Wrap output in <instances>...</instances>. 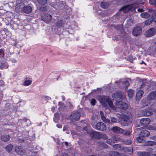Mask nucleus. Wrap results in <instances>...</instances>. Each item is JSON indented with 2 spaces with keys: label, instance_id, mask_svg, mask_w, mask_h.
<instances>
[{
  "label": "nucleus",
  "instance_id": "nucleus-1",
  "mask_svg": "<svg viewBox=\"0 0 156 156\" xmlns=\"http://www.w3.org/2000/svg\"><path fill=\"white\" fill-rule=\"evenodd\" d=\"M131 116L125 115H121L119 118V122L120 124L123 126H127L129 123L131 122Z\"/></svg>",
  "mask_w": 156,
  "mask_h": 156
},
{
  "label": "nucleus",
  "instance_id": "nucleus-2",
  "mask_svg": "<svg viewBox=\"0 0 156 156\" xmlns=\"http://www.w3.org/2000/svg\"><path fill=\"white\" fill-rule=\"evenodd\" d=\"M98 99L102 104L105 107H106L110 100L108 96H100L98 97Z\"/></svg>",
  "mask_w": 156,
  "mask_h": 156
},
{
  "label": "nucleus",
  "instance_id": "nucleus-3",
  "mask_svg": "<svg viewBox=\"0 0 156 156\" xmlns=\"http://www.w3.org/2000/svg\"><path fill=\"white\" fill-rule=\"evenodd\" d=\"M91 125L94 128L99 131H105L107 129L105 124L102 122H99L95 125L92 122Z\"/></svg>",
  "mask_w": 156,
  "mask_h": 156
},
{
  "label": "nucleus",
  "instance_id": "nucleus-4",
  "mask_svg": "<svg viewBox=\"0 0 156 156\" xmlns=\"http://www.w3.org/2000/svg\"><path fill=\"white\" fill-rule=\"evenodd\" d=\"M80 116V113L79 112H77L71 114L69 116L68 119L71 122H75L79 119Z\"/></svg>",
  "mask_w": 156,
  "mask_h": 156
},
{
  "label": "nucleus",
  "instance_id": "nucleus-5",
  "mask_svg": "<svg viewBox=\"0 0 156 156\" xmlns=\"http://www.w3.org/2000/svg\"><path fill=\"white\" fill-rule=\"evenodd\" d=\"M115 104L117 108L125 110L128 108L127 104L123 101H117Z\"/></svg>",
  "mask_w": 156,
  "mask_h": 156
},
{
  "label": "nucleus",
  "instance_id": "nucleus-6",
  "mask_svg": "<svg viewBox=\"0 0 156 156\" xmlns=\"http://www.w3.org/2000/svg\"><path fill=\"white\" fill-rule=\"evenodd\" d=\"M134 9V7L133 5L130 4L129 5H126L122 7L120 9V11H122L123 12L126 13L129 11L131 10L132 11Z\"/></svg>",
  "mask_w": 156,
  "mask_h": 156
},
{
  "label": "nucleus",
  "instance_id": "nucleus-7",
  "mask_svg": "<svg viewBox=\"0 0 156 156\" xmlns=\"http://www.w3.org/2000/svg\"><path fill=\"white\" fill-rule=\"evenodd\" d=\"M156 32L155 29L152 28L146 31L145 32V35L147 37H150L154 35Z\"/></svg>",
  "mask_w": 156,
  "mask_h": 156
},
{
  "label": "nucleus",
  "instance_id": "nucleus-8",
  "mask_svg": "<svg viewBox=\"0 0 156 156\" xmlns=\"http://www.w3.org/2000/svg\"><path fill=\"white\" fill-rule=\"evenodd\" d=\"M146 80L143 79L140 80L138 83L140 88H145V89H147L149 87V86L147 84L146 85Z\"/></svg>",
  "mask_w": 156,
  "mask_h": 156
},
{
  "label": "nucleus",
  "instance_id": "nucleus-9",
  "mask_svg": "<svg viewBox=\"0 0 156 156\" xmlns=\"http://www.w3.org/2000/svg\"><path fill=\"white\" fill-rule=\"evenodd\" d=\"M142 32L141 27L139 26H137L135 27L132 31L133 34L135 36L140 35Z\"/></svg>",
  "mask_w": 156,
  "mask_h": 156
},
{
  "label": "nucleus",
  "instance_id": "nucleus-10",
  "mask_svg": "<svg viewBox=\"0 0 156 156\" xmlns=\"http://www.w3.org/2000/svg\"><path fill=\"white\" fill-rule=\"evenodd\" d=\"M129 85V81L128 80H124L119 81L118 86L122 87L127 88Z\"/></svg>",
  "mask_w": 156,
  "mask_h": 156
},
{
  "label": "nucleus",
  "instance_id": "nucleus-11",
  "mask_svg": "<svg viewBox=\"0 0 156 156\" xmlns=\"http://www.w3.org/2000/svg\"><path fill=\"white\" fill-rule=\"evenodd\" d=\"M152 113L151 111L148 109H146L141 111L139 114V116H149L152 114Z\"/></svg>",
  "mask_w": 156,
  "mask_h": 156
},
{
  "label": "nucleus",
  "instance_id": "nucleus-12",
  "mask_svg": "<svg viewBox=\"0 0 156 156\" xmlns=\"http://www.w3.org/2000/svg\"><path fill=\"white\" fill-rule=\"evenodd\" d=\"M151 120L148 118L141 119L140 121V124L143 126H146L149 124Z\"/></svg>",
  "mask_w": 156,
  "mask_h": 156
},
{
  "label": "nucleus",
  "instance_id": "nucleus-13",
  "mask_svg": "<svg viewBox=\"0 0 156 156\" xmlns=\"http://www.w3.org/2000/svg\"><path fill=\"white\" fill-rule=\"evenodd\" d=\"M15 150L17 154L20 155L23 154L25 152L23 148L20 146L16 147Z\"/></svg>",
  "mask_w": 156,
  "mask_h": 156
},
{
  "label": "nucleus",
  "instance_id": "nucleus-14",
  "mask_svg": "<svg viewBox=\"0 0 156 156\" xmlns=\"http://www.w3.org/2000/svg\"><path fill=\"white\" fill-rule=\"evenodd\" d=\"M22 9L23 12L27 14L30 13L32 11V7L29 5L24 6L23 8Z\"/></svg>",
  "mask_w": 156,
  "mask_h": 156
},
{
  "label": "nucleus",
  "instance_id": "nucleus-15",
  "mask_svg": "<svg viewBox=\"0 0 156 156\" xmlns=\"http://www.w3.org/2000/svg\"><path fill=\"white\" fill-rule=\"evenodd\" d=\"M52 19L51 16L49 14H46L42 17V20L46 23L49 22Z\"/></svg>",
  "mask_w": 156,
  "mask_h": 156
},
{
  "label": "nucleus",
  "instance_id": "nucleus-16",
  "mask_svg": "<svg viewBox=\"0 0 156 156\" xmlns=\"http://www.w3.org/2000/svg\"><path fill=\"white\" fill-rule=\"evenodd\" d=\"M113 99L120 100L122 98V95L121 93L116 92L112 95Z\"/></svg>",
  "mask_w": 156,
  "mask_h": 156
},
{
  "label": "nucleus",
  "instance_id": "nucleus-17",
  "mask_svg": "<svg viewBox=\"0 0 156 156\" xmlns=\"http://www.w3.org/2000/svg\"><path fill=\"white\" fill-rule=\"evenodd\" d=\"M147 99L149 100L156 99V90L149 94L148 96Z\"/></svg>",
  "mask_w": 156,
  "mask_h": 156
},
{
  "label": "nucleus",
  "instance_id": "nucleus-18",
  "mask_svg": "<svg viewBox=\"0 0 156 156\" xmlns=\"http://www.w3.org/2000/svg\"><path fill=\"white\" fill-rule=\"evenodd\" d=\"M112 130L114 133L119 134L121 133L122 131V129L118 126H115L112 127Z\"/></svg>",
  "mask_w": 156,
  "mask_h": 156
},
{
  "label": "nucleus",
  "instance_id": "nucleus-19",
  "mask_svg": "<svg viewBox=\"0 0 156 156\" xmlns=\"http://www.w3.org/2000/svg\"><path fill=\"white\" fill-rule=\"evenodd\" d=\"M149 135L150 133L149 132L146 130H141L140 133V136L143 137H147Z\"/></svg>",
  "mask_w": 156,
  "mask_h": 156
},
{
  "label": "nucleus",
  "instance_id": "nucleus-20",
  "mask_svg": "<svg viewBox=\"0 0 156 156\" xmlns=\"http://www.w3.org/2000/svg\"><path fill=\"white\" fill-rule=\"evenodd\" d=\"M144 92L142 90H139L136 93V98L137 99L140 100L142 97Z\"/></svg>",
  "mask_w": 156,
  "mask_h": 156
},
{
  "label": "nucleus",
  "instance_id": "nucleus-21",
  "mask_svg": "<svg viewBox=\"0 0 156 156\" xmlns=\"http://www.w3.org/2000/svg\"><path fill=\"white\" fill-rule=\"evenodd\" d=\"M10 138V136L9 135H2L1 139L3 141L6 142L8 141Z\"/></svg>",
  "mask_w": 156,
  "mask_h": 156
},
{
  "label": "nucleus",
  "instance_id": "nucleus-22",
  "mask_svg": "<svg viewBox=\"0 0 156 156\" xmlns=\"http://www.w3.org/2000/svg\"><path fill=\"white\" fill-rule=\"evenodd\" d=\"M156 144V142L149 140L146 142L145 143V145L147 146H152L155 145Z\"/></svg>",
  "mask_w": 156,
  "mask_h": 156
},
{
  "label": "nucleus",
  "instance_id": "nucleus-23",
  "mask_svg": "<svg viewBox=\"0 0 156 156\" xmlns=\"http://www.w3.org/2000/svg\"><path fill=\"white\" fill-rule=\"evenodd\" d=\"M121 142L123 144L127 145H129L131 144L132 141L130 139H126L125 140H122L121 141Z\"/></svg>",
  "mask_w": 156,
  "mask_h": 156
},
{
  "label": "nucleus",
  "instance_id": "nucleus-24",
  "mask_svg": "<svg viewBox=\"0 0 156 156\" xmlns=\"http://www.w3.org/2000/svg\"><path fill=\"white\" fill-rule=\"evenodd\" d=\"M98 146L100 147H101L106 148L108 147V146L105 143L102 142H99L98 143Z\"/></svg>",
  "mask_w": 156,
  "mask_h": 156
},
{
  "label": "nucleus",
  "instance_id": "nucleus-25",
  "mask_svg": "<svg viewBox=\"0 0 156 156\" xmlns=\"http://www.w3.org/2000/svg\"><path fill=\"white\" fill-rule=\"evenodd\" d=\"M109 6V4L108 2H102L101 4V7L104 9L108 8Z\"/></svg>",
  "mask_w": 156,
  "mask_h": 156
},
{
  "label": "nucleus",
  "instance_id": "nucleus-26",
  "mask_svg": "<svg viewBox=\"0 0 156 156\" xmlns=\"http://www.w3.org/2000/svg\"><path fill=\"white\" fill-rule=\"evenodd\" d=\"M121 133L125 136L129 135L131 132L129 130H124L122 129Z\"/></svg>",
  "mask_w": 156,
  "mask_h": 156
},
{
  "label": "nucleus",
  "instance_id": "nucleus-27",
  "mask_svg": "<svg viewBox=\"0 0 156 156\" xmlns=\"http://www.w3.org/2000/svg\"><path fill=\"white\" fill-rule=\"evenodd\" d=\"M122 151L126 152H132V149L130 147H123L122 148Z\"/></svg>",
  "mask_w": 156,
  "mask_h": 156
},
{
  "label": "nucleus",
  "instance_id": "nucleus-28",
  "mask_svg": "<svg viewBox=\"0 0 156 156\" xmlns=\"http://www.w3.org/2000/svg\"><path fill=\"white\" fill-rule=\"evenodd\" d=\"M134 91L132 89H129L127 91L128 95L129 98H131L133 95Z\"/></svg>",
  "mask_w": 156,
  "mask_h": 156
},
{
  "label": "nucleus",
  "instance_id": "nucleus-29",
  "mask_svg": "<svg viewBox=\"0 0 156 156\" xmlns=\"http://www.w3.org/2000/svg\"><path fill=\"white\" fill-rule=\"evenodd\" d=\"M113 147L116 149L120 150L122 151V148L123 147L122 146L121 144H115L113 146Z\"/></svg>",
  "mask_w": 156,
  "mask_h": 156
},
{
  "label": "nucleus",
  "instance_id": "nucleus-30",
  "mask_svg": "<svg viewBox=\"0 0 156 156\" xmlns=\"http://www.w3.org/2000/svg\"><path fill=\"white\" fill-rule=\"evenodd\" d=\"M151 153H149L148 152H138V154L139 156H149L150 154Z\"/></svg>",
  "mask_w": 156,
  "mask_h": 156
},
{
  "label": "nucleus",
  "instance_id": "nucleus-31",
  "mask_svg": "<svg viewBox=\"0 0 156 156\" xmlns=\"http://www.w3.org/2000/svg\"><path fill=\"white\" fill-rule=\"evenodd\" d=\"M109 105V107L113 111H115L116 108L113 105L112 102L111 101H109L108 102V105Z\"/></svg>",
  "mask_w": 156,
  "mask_h": 156
},
{
  "label": "nucleus",
  "instance_id": "nucleus-32",
  "mask_svg": "<svg viewBox=\"0 0 156 156\" xmlns=\"http://www.w3.org/2000/svg\"><path fill=\"white\" fill-rule=\"evenodd\" d=\"M13 147V145L11 144L8 145L5 148L6 151L8 152H10L12 150Z\"/></svg>",
  "mask_w": 156,
  "mask_h": 156
},
{
  "label": "nucleus",
  "instance_id": "nucleus-33",
  "mask_svg": "<svg viewBox=\"0 0 156 156\" xmlns=\"http://www.w3.org/2000/svg\"><path fill=\"white\" fill-rule=\"evenodd\" d=\"M140 16L143 18H147L150 16V15L147 12H144L141 13L140 14Z\"/></svg>",
  "mask_w": 156,
  "mask_h": 156
},
{
  "label": "nucleus",
  "instance_id": "nucleus-34",
  "mask_svg": "<svg viewBox=\"0 0 156 156\" xmlns=\"http://www.w3.org/2000/svg\"><path fill=\"white\" fill-rule=\"evenodd\" d=\"M113 139L114 140V141L115 143V142L116 141L121 142L122 140L121 139L120 137L119 136H114L113 137Z\"/></svg>",
  "mask_w": 156,
  "mask_h": 156
},
{
  "label": "nucleus",
  "instance_id": "nucleus-35",
  "mask_svg": "<svg viewBox=\"0 0 156 156\" xmlns=\"http://www.w3.org/2000/svg\"><path fill=\"white\" fill-rule=\"evenodd\" d=\"M32 83V81L30 80H26L23 83V85L27 86L30 85Z\"/></svg>",
  "mask_w": 156,
  "mask_h": 156
},
{
  "label": "nucleus",
  "instance_id": "nucleus-36",
  "mask_svg": "<svg viewBox=\"0 0 156 156\" xmlns=\"http://www.w3.org/2000/svg\"><path fill=\"white\" fill-rule=\"evenodd\" d=\"M151 10L153 11L151 16L154 22H156V11H154L153 9H151Z\"/></svg>",
  "mask_w": 156,
  "mask_h": 156
},
{
  "label": "nucleus",
  "instance_id": "nucleus-37",
  "mask_svg": "<svg viewBox=\"0 0 156 156\" xmlns=\"http://www.w3.org/2000/svg\"><path fill=\"white\" fill-rule=\"evenodd\" d=\"M38 3L41 5H44L47 3V0H37Z\"/></svg>",
  "mask_w": 156,
  "mask_h": 156
},
{
  "label": "nucleus",
  "instance_id": "nucleus-38",
  "mask_svg": "<svg viewBox=\"0 0 156 156\" xmlns=\"http://www.w3.org/2000/svg\"><path fill=\"white\" fill-rule=\"evenodd\" d=\"M101 119L105 123H109L110 122V120L109 119H106L104 115L102 116Z\"/></svg>",
  "mask_w": 156,
  "mask_h": 156
},
{
  "label": "nucleus",
  "instance_id": "nucleus-39",
  "mask_svg": "<svg viewBox=\"0 0 156 156\" xmlns=\"http://www.w3.org/2000/svg\"><path fill=\"white\" fill-rule=\"evenodd\" d=\"M150 4L156 7V0H149Z\"/></svg>",
  "mask_w": 156,
  "mask_h": 156
},
{
  "label": "nucleus",
  "instance_id": "nucleus-40",
  "mask_svg": "<svg viewBox=\"0 0 156 156\" xmlns=\"http://www.w3.org/2000/svg\"><path fill=\"white\" fill-rule=\"evenodd\" d=\"M143 137L141 136H140L136 138V140L139 143H141L143 142L144 139L143 138Z\"/></svg>",
  "mask_w": 156,
  "mask_h": 156
},
{
  "label": "nucleus",
  "instance_id": "nucleus-41",
  "mask_svg": "<svg viewBox=\"0 0 156 156\" xmlns=\"http://www.w3.org/2000/svg\"><path fill=\"white\" fill-rule=\"evenodd\" d=\"M107 144H112L113 143H115L114 140L113 138L109 139L106 141Z\"/></svg>",
  "mask_w": 156,
  "mask_h": 156
},
{
  "label": "nucleus",
  "instance_id": "nucleus-42",
  "mask_svg": "<svg viewBox=\"0 0 156 156\" xmlns=\"http://www.w3.org/2000/svg\"><path fill=\"white\" fill-rule=\"evenodd\" d=\"M56 25L57 27H60L62 26V22L61 20H59L57 21L56 24Z\"/></svg>",
  "mask_w": 156,
  "mask_h": 156
},
{
  "label": "nucleus",
  "instance_id": "nucleus-43",
  "mask_svg": "<svg viewBox=\"0 0 156 156\" xmlns=\"http://www.w3.org/2000/svg\"><path fill=\"white\" fill-rule=\"evenodd\" d=\"M145 101H146L144 100L142 101L141 103H142V105L144 106H146L148 105V104H150L148 102H146Z\"/></svg>",
  "mask_w": 156,
  "mask_h": 156
},
{
  "label": "nucleus",
  "instance_id": "nucleus-44",
  "mask_svg": "<svg viewBox=\"0 0 156 156\" xmlns=\"http://www.w3.org/2000/svg\"><path fill=\"white\" fill-rule=\"evenodd\" d=\"M112 155H114V156H119V154L116 151H112L111 152Z\"/></svg>",
  "mask_w": 156,
  "mask_h": 156
},
{
  "label": "nucleus",
  "instance_id": "nucleus-45",
  "mask_svg": "<svg viewBox=\"0 0 156 156\" xmlns=\"http://www.w3.org/2000/svg\"><path fill=\"white\" fill-rule=\"evenodd\" d=\"M152 22V21L151 20H148L145 22V24L147 25H149Z\"/></svg>",
  "mask_w": 156,
  "mask_h": 156
},
{
  "label": "nucleus",
  "instance_id": "nucleus-46",
  "mask_svg": "<svg viewBox=\"0 0 156 156\" xmlns=\"http://www.w3.org/2000/svg\"><path fill=\"white\" fill-rule=\"evenodd\" d=\"M135 59L132 56H129L127 58V60L131 62H132L133 60Z\"/></svg>",
  "mask_w": 156,
  "mask_h": 156
},
{
  "label": "nucleus",
  "instance_id": "nucleus-47",
  "mask_svg": "<svg viewBox=\"0 0 156 156\" xmlns=\"http://www.w3.org/2000/svg\"><path fill=\"white\" fill-rule=\"evenodd\" d=\"M148 129L150 130H156V128L154 126H150Z\"/></svg>",
  "mask_w": 156,
  "mask_h": 156
},
{
  "label": "nucleus",
  "instance_id": "nucleus-48",
  "mask_svg": "<svg viewBox=\"0 0 156 156\" xmlns=\"http://www.w3.org/2000/svg\"><path fill=\"white\" fill-rule=\"evenodd\" d=\"M111 121L112 122L116 123L117 122V120L114 117H112L111 118Z\"/></svg>",
  "mask_w": 156,
  "mask_h": 156
},
{
  "label": "nucleus",
  "instance_id": "nucleus-49",
  "mask_svg": "<svg viewBox=\"0 0 156 156\" xmlns=\"http://www.w3.org/2000/svg\"><path fill=\"white\" fill-rule=\"evenodd\" d=\"M96 100L94 99H92L91 100V104L93 105H95L96 103Z\"/></svg>",
  "mask_w": 156,
  "mask_h": 156
},
{
  "label": "nucleus",
  "instance_id": "nucleus-50",
  "mask_svg": "<svg viewBox=\"0 0 156 156\" xmlns=\"http://www.w3.org/2000/svg\"><path fill=\"white\" fill-rule=\"evenodd\" d=\"M7 67L4 64L2 63L0 64V68L1 69H3L4 68H7Z\"/></svg>",
  "mask_w": 156,
  "mask_h": 156
},
{
  "label": "nucleus",
  "instance_id": "nucleus-51",
  "mask_svg": "<svg viewBox=\"0 0 156 156\" xmlns=\"http://www.w3.org/2000/svg\"><path fill=\"white\" fill-rule=\"evenodd\" d=\"M4 51L2 49L0 50V56L1 57H3L4 56Z\"/></svg>",
  "mask_w": 156,
  "mask_h": 156
},
{
  "label": "nucleus",
  "instance_id": "nucleus-52",
  "mask_svg": "<svg viewBox=\"0 0 156 156\" xmlns=\"http://www.w3.org/2000/svg\"><path fill=\"white\" fill-rule=\"evenodd\" d=\"M150 138L154 141V142H156V136H151L150 137Z\"/></svg>",
  "mask_w": 156,
  "mask_h": 156
},
{
  "label": "nucleus",
  "instance_id": "nucleus-53",
  "mask_svg": "<svg viewBox=\"0 0 156 156\" xmlns=\"http://www.w3.org/2000/svg\"><path fill=\"white\" fill-rule=\"evenodd\" d=\"M68 130V127L66 126H65L63 128V131H64Z\"/></svg>",
  "mask_w": 156,
  "mask_h": 156
},
{
  "label": "nucleus",
  "instance_id": "nucleus-54",
  "mask_svg": "<svg viewBox=\"0 0 156 156\" xmlns=\"http://www.w3.org/2000/svg\"><path fill=\"white\" fill-rule=\"evenodd\" d=\"M137 11L139 12H142L144 11V10L142 9H137Z\"/></svg>",
  "mask_w": 156,
  "mask_h": 156
},
{
  "label": "nucleus",
  "instance_id": "nucleus-55",
  "mask_svg": "<svg viewBox=\"0 0 156 156\" xmlns=\"http://www.w3.org/2000/svg\"><path fill=\"white\" fill-rule=\"evenodd\" d=\"M60 156H68L67 154L66 153H63Z\"/></svg>",
  "mask_w": 156,
  "mask_h": 156
},
{
  "label": "nucleus",
  "instance_id": "nucleus-56",
  "mask_svg": "<svg viewBox=\"0 0 156 156\" xmlns=\"http://www.w3.org/2000/svg\"><path fill=\"white\" fill-rule=\"evenodd\" d=\"M56 126L58 128H61L62 127V125L59 124H57Z\"/></svg>",
  "mask_w": 156,
  "mask_h": 156
},
{
  "label": "nucleus",
  "instance_id": "nucleus-57",
  "mask_svg": "<svg viewBox=\"0 0 156 156\" xmlns=\"http://www.w3.org/2000/svg\"><path fill=\"white\" fill-rule=\"evenodd\" d=\"M100 113L101 116V118H102V116L104 115L103 112L102 111H101Z\"/></svg>",
  "mask_w": 156,
  "mask_h": 156
},
{
  "label": "nucleus",
  "instance_id": "nucleus-58",
  "mask_svg": "<svg viewBox=\"0 0 156 156\" xmlns=\"http://www.w3.org/2000/svg\"><path fill=\"white\" fill-rule=\"evenodd\" d=\"M149 156H156V154H153L151 155H149Z\"/></svg>",
  "mask_w": 156,
  "mask_h": 156
},
{
  "label": "nucleus",
  "instance_id": "nucleus-59",
  "mask_svg": "<svg viewBox=\"0 0 156 156\" xmlns=\"http://www.w3.org/2000/svg\"><path fill=\"white\" fill-rule=\"evenodd\" d=\"M65 144L66 146H67L68 145V143L67 142H65Z\"/></svg>",
  "mask_w": 156,
  "mask_h": 156
},
{
  "label": "nucleus",
  "instance_id": "nucleus-60",
  "mask_svg": "<svg viewBox=\"0 0 156 156\" xmlns=\"http://www.w3.org/2000/svg\"><path fill=\"white\" fill-rule=\"evenodd\" d=\"M104 136L105 139H107V136L106 135H104Z\"/></svg>",
  "mask_w": 156,
  "mask_h": 156
},
{
  "label": "nucleus",
  "instance_id": "nucleus-61",
  "mask_svg": "<svg viewBox=\"0 0 156 156\" xmlns=\"http://www.w3.org/2000/svg\"><path fill=\"white\" fill-rule=\"evenodd\" d=\"M92 120H93L94 119V117L92 116Z\"/></svg>",
  "mask_w": 156,
  "mask_h": 156
},
{
  "label": "nucleus",
  "instance_id": "nucleus-62",
  "mask_svg": "<svg viewBox=\"0 0 156 156\" xmlns=\"http://www.w3.org/2000/svg\"><path fill=\"white\" fill-rule=\"evenodd\" d=\"M96 133H96V132H94L93 133H94V134H96Z\"/></svg>",
  "mask_w": 156,
  "mask_h": 156
},
{
  "label": "nucleus",
  "instance_id": "nucleus-63",
  "mask_svg": "<svg viewBox=\"0 0 156 156\" xmlns=\"http://www.w3.org/2000/svg\"><path fill=\"white\" fill-rule=\"evenodd\" d=\"M72 105H70V107H72Z\"/></svg>",
  "mask_w": 156,
  "mask_h": 156
},
{
  "label": "nucleus",
  "instance_id": "nucleus-64",
  "mask_svg": "<svg viewBox=\"0 0 156 156\" xmlns=\"http://www.w3.org/2000/svg\"><path fill=\"white\" fill-rule=\"evenodd\" d=\"M48 99H50V97H48Z\"/></svg>",
  "mask_w": 156,
  "mask_h": 156
}]
</instances>
